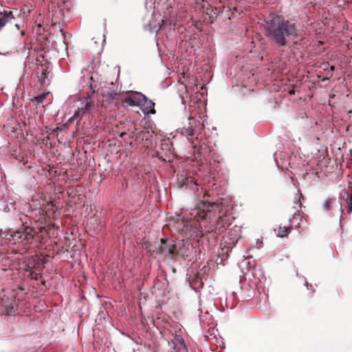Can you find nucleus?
Instances as JSON below:
<instances>
[{
	"label": "nucleus",
	"instance_id": "obj_1",
	"mask_svg": "<svg viewBox=\"0 0 352 352\" xmlns=\"http://www.w3.org/2000/svg\"><path fill=\"white\" fill-rule=\"evenodd\" d=\"M218 204L204 202L201 206L189 212L182 211L176 215L175 228L178 233L186 238L199 239L205 232H210L214 228L221 230L224 225H220L221 217Z\"/></svg>",
	"mask_w": 352,
	"mask_h": 352
},
{
	"label": "nucleus",
	"instance_id": "obj_2",
	"mask_svg": "<svg viewBox=\"0 0 352 352\" xmlns=\"http://www.w3.org/2000/svg\"><path fill=\"white\" fill-rule=\"evenodd\" d=\"M265 30L267 36L278 47L286 46L287 39L297 38L300 35L298 25L285 18L268 21Z\"/></svg>",
	"mask_w": 352,
	"mask_h": 352
},
{
	"label": "nucleus",
	"instance_id": "obj_3",
	"mask_svg": "<svg viewBox=\"0 0 352 352\" xmlns=\"http://www.w3.org/2000/svg\"><path fill=\"white\" fill-rule=\"evenodd\" d=\"M32 231V228L30 227H27L25 229L21 228L16 231H12L11 230L3 231L0 230V237L8 240L12 239L17 242L25 241L27 243H29L33 239Z\"/></svg>",
	"mask_w": 352,
	"mask_h": 352
},
{
	"label": "nucleus",
	"instance_id": "obj_4",
	"mask_svg": "<svg viewBox=\"0 0 352 352\" xmlns=\"http://www.w3.org/2000/svg\"><path fill=\"white\" fill-rule=\"evenodd\" d=\"M198 126H199V121L192 117H189L183 122V126L179 128L177 131L192 143V137L196 134Z\"/></svg>",
	"mask_w": 352,
	"mask_h": 352
},
{
	"label": "nucleus",
	"instance_id": "obj_5",
	"mask_svg": "<svg viewBox=\"0 0 352 352\" xmlns=\"http://www.w3.org/2000/svg\"><path fill=\"white\" fill-rule=\"evenodd\" d=\"M94 107L91 97L83 98L79 100V105L77 107L72 118L79 122L83 117L87 116Z\"/></svg>",
	"mask_w": 352,
	"mask_h": 352
},
{
	"label": "nucleus",
	"instance_id": "obj_6",
	"mask_svg": "<svg viewBox=\"0 0 352 352\" xmlns=\"http://www.w3.org/2000/svg\"><path fill=\"white\" fill-rule=\"evenodd\" d=\"M190 243L188 240L182 239L175 244V256H188L190 254Z\"/></svg>",
	"mask_w": 352,
	"mask_h": 352
},
{
	"label": "nucleus",
	"instance_id": "obj_7",
	"mask_svg": "<svg viewBox=\"0 0 352 352\" xmlns=\"http://www.w3.org/2000/svg\"><path fill=\"white\" fill-rule=\"evenodd\" d=\"M175 352H182V350H187L184 340L181 335H175L169 343Z\"/></svg>",
	"mask_w": 352,
	"mask_h": 352
},
{
	"label": "nucleus",
	"instance_id": "obj_8",
	"mask_svg": "<svg viewBox=\"0 0 352 352\" xmlns=\"http://www.w3.org/2000/svg\"><path fill=\"white\" fill-rule=\"evenodd\" d=\"M133 94L135 96H130L124 99V103L131 107H140L143 102V96H145L144 94L141 92L134 91Z\"/></svg>",
	"mask_w": 352,
	"mask_h": 352
},
{
	"label": "nucleus",
	"instance_id": "obj_9",
	"mask_svg": "<svg viewBox=\"0 0 352 352\" xmlns=\"http://www.w3.org/2000/svg\"><path fill=\"white\" fill-rule=\"evenodd\" d=\"M161 245L159 247V252L166 256L175 257V245L166 243L161 239Z\"/></svg>",
	"mask_w": 352,
	"mask_h": 352
},
{
	"label": "nucleus",
	"instance_id": "obj_10",
	"mask_svg": "<svg viewBox=\"0 0 352 352\" xmlns=\"http://www.w3.org/2000/svg\"><path fill=\"white\" fill-rule=\"evenodd\" d=\"M144 102L140 106V109L144 114H153L155 113L154 109L155 103L149 100L146 96L142 98Z\"/></svg>",
	"mask_w": 352,
	"mask_h": 352
},
{
	"label": "nucleus",
	"instance_id": "obj_11",
	"mask_svg": "<svg viewBox=\"0 0 352 352\" xmlns=\"http://www.w3.org/2000/svg\"><path fill=\"white\" fill-rule=\"evenodd\" d=\"M177 184L179 187H188L191 184L197 185L194 182L192 178L187 176L186 173H182L177 175Z\"/></svg>",
	"mask_w": 352,
	"mask_h": 352
},
{
	"label": "nucleus",
	"instance_id": "obj_12",
	"mask_svg": "<svg viewBox=\"0 0 352 352\" xmlns=\"http://www.w3.org/2000/svg\"><path fill=\"white\" fill-rule=\"evenodd\" d=\"M14 19L11 11H3L0 12V30L5 26V25Z\"/></svg>",
	"mask_w": 352,
	"mask_h": 352
},
{
	"label": "nucleus",
	"instance_id": "obj_13",
	"mask_svg": "<svg viewBox=\"0 0 352 352\" xmlns=\"http://www.w3.org/2000/svg\"><path fill=\"white\" fill-rule=\"evenodd\" d=\"M301 220V217L298 213V210H297L296 212L293 215L292 218L289 219V222L292 226H295L296 228L300 227V221Z\"/></svg>",
	"mask_w": 352,
	"mask_h": 352
},
{
	"label": "nucleus",
	"instance_id": "obj_14",
	"mask_svg": "<svg viewBox=\"0 0 352 352\" xmlns=\"http://www.w3.org/2000/svg\"><path fill=\"white\" fill-rule=\"evenodd\" d=\"M301 199H303V196L301 194L300 189H298L295 199L294 201V203L296 205L295 206H294L295 209L297 210L298 208H301Z\"/></svg>",
	"mask_w": 352,
	"mask_h": 352
},
{
	"label": "nucleus",
	"instance_id": "obj_15",
	"mask_svg": "<svg viewBox=\"0 0 352 352\" xmlns=\"http://www.w3.org/2000/svg\"><path fill=\"white\" fill-rule=\"evenodd\" d=\"M280 229V230L279 231L278 236L280 238H283L284 236H287L288 232L291 230V228H287L286 227H283V230L281 228Z\"/></svg>",
	"mask_w": 352,
	"mask_h": 352
},
{
	"label": "nucleus",
	"instance_id": "obj_16",
	"mask_svg": "<svg viewBox=\"0 0 352 352\" xmlns=\"http://www.w3.org/2000/svg\"><path fill=\"white\" fill-rule=\"evenodd\" d=\"M6 313L10 316H14L16 314L14 308L12 305H8L6 307Z\"/></svg>",
	"mask_w": 352,
	"mask_h": 352
},
{
	"label": "nucleus",
	"instance_id": "obj_17",
	"mask_svg": "<svg viewBox=\"0 0 352 352\" xmlns=\"http://www.w3.org/2000/svg\"><path fill=\"white\" fill-rule=\"evenodd\" d=\"M249 257V256H247V257L240 263V267L243 268L244 266H250V267H251L253 266L249 261H247V258Z\"/></svg>",
	"mask_w": 352,
	"mask_h": 352
},
{
	"label": "nucleus",
	"instance_id": "obj_18",
	"mask_svg": "<svg viewBox=\"0 0 352 352\" xmlns=\"http://www.w3.org/2000/svg\"><path fill=\"white\" fill-rule=\"evenodd\" d=\"M322 208L325 211H329V209H330V201H329V198L327 199L324 201V203L322 204Z\"/></svg>",
	"mask_w": 352,
	"mask_h": 352
},
{
	"label": "nucleus",
	"instance_id": "obj_19",
	"mask_svg": "<svg viewBox=\"0 0 352 352\" xmlns=\"http://www.w3.org/2000/svg\"><path fill=\"white\" fill-rule=\"evenodd\" d=\"M46 78L47 77H46L45 72H41L40 80H39V82H40V84L41 86H43L46 84V82H45Z\"/></svg>",
	"mask_w": 352,
	"mask_h": 352
},
{
	"label": "nucleus",
	"instance_id": "obj_20",
	"mask_svg": "<svg viewBox=\"0 0 352 352\" xmlns=\"http://www.w3.org/2000/svg\"><path fill=\"white\" fill-rule=\"evenodd\" d=\"M46 98L45 94H41L38 96H36L34 98V100L36 101L38 103H41L44 101V100Z\"/></svg>",
	"mask_w": 352,
	"mask_h": 352
},
{
	"label": "nucleus",
	"instance_id": "obj_21",
	"mask_svg": "<svg viewBox=\"0 0 352 352\" xmlns=\"http://www.w3.org/2000/svg\"><path fill=\"white\" fill-rule=\"evenodd\" d=\"M263 246V241L261 239H257L254 245L252 246L251 248H256L257 249L261 248Z\"/></svg>",
	"mask_w": 352,
	"mask_h": 352
},
{
	"label": "nucleus",
	"instance_id": "obj_22",
	"mask_svg": "<svg viewBox=\"0 0 352 352\" xmlns=\"http://www.w3.org/2000/svg\"><path fill=\"white\" fill-rule=\"evenodd\" d=\"M161 28H162V25L158 23L157 25H154L153 28H151V32L155 31V32H157L161 29Z\"/></svg>",
	"mask_w": 352,
	"mask_h": 352
},
{
	"label": "nucleus",
	"instance_id": "obj_23",
	"mask_svg": "<svg viewBox=\"0 0 352 352\" xmlns=\"http://www.w3.org/2000/svg\"><path fill=\"white\" fill-rule=\"evenodd\" d=\"M348 206H349V212H352V200H349Z\"/></svg>",
	"mask_w": 352,
	"mask_h": 352
},
{
	"label": "nucleus",
	"instance_id": "obj_24",
	"mask_svg": "<svg viewBox=\"0 0 352 352\" xmlns=\"http://www.w3.org/2000/svg\"><path fill=\"white\" fill-rule=\"evenodd\" d=\"M305 285L307 287V289H310L312 287V285L308 283L306 278H305Z\"/></svg>",
	"mask_w": 352,
	"mask_h": 352
},
{
	"label": "nucleus",
	"instance_id": "obj_25",
	"mask_svg": "<svg viewBox=\"0 0 352 352\" xmlns=\"http://www.w3.org/2000/svg\"><path fill=\"white\" fill-rule=\"evenodd\" d=\"M349 200H352V186H351V192L348 195Z\"/></svg>",
	"mask_w": 352,
	"mask_h": 352
},
{
	"label": "nucleus",
	"instance_id": "obj_26",
	"mask_svg": "<svg viewBox=\"0 0 352 352\" xmlns=\"http://www.w3.org/2000/svg\"><path fill=\"white\" fill-rule=\"evenodd\" d=\"M10 208H9V206L7 205L5 206V208H3V210L6 212H8L9 211H10Z\"/></svg>",
	"mask_w": 352,
	"mask_h": 352
},
{
	"label": "nucleus",
	"instance_id": "obj_27",
	"mask_svg": "<svg viewBox=\"0 0 352 352\" xmlns=\"http://www.w3.org/2000/svg\"><path fill=\"white\" fill-rule=\"evenodd\" d=\"M340 211L341 213L343 212V208H342V206H340Z\"/></svg>",
	"mask_w": 352,
	"mask_h": 352
},
{
	"label": "nucleus",
	"instance_id": "obj_28",
	"mask_svg": "<svg viewBox=\"0 0 352 352\" xmlns=\"http://www.w3.org/2000/svg\"><path fill=\"white\" fill-rule=\"evenodd\" d=\"M334 68H335V67H334V66H331V71H333V70H334Z\"/></svg>",
	"mask_w": 352,
	"mask_h": 352
},
{
	"label": "nucleus",
	"instance_id": "obj_29",
	"mask_svg": "<svg viewBox=\"0 0 352 352\" xmlns=\"http://www.w3.org/2000/svg\"><path fill=\"white\" fill-rule=\"evenodd\" d=\"M15 27L17 28V29H19V26L18 24H15Z\"/></svg>",
	"mask_w": 352,
	"mask_h": 352
},
{
	"label": "nucleus",
	"instance_id": "obj_30",
	"mask_svg": "<svg viewBox=\"0 0 352 352\" xmlns=\"http://www.w3.org/2000/svg\"><path fill=\"white\" fill-rule=\"evenodd\" d=\"M11 205H12V207L13 208L14 210H16V208H14L13 207V204L11 203Z\"/></svg>",
	"mask_w": 352,
	"mask_h": 352
},
{
	"label": "nucleus",
	"instance_id": "obj_31",
	"mask_svg": "<svg viewBox=\"0 0 352 352\" xmlns=\"http://www.w3.org/2000/svg\"><path fill=\"white\" fill-rule=\"evenodd\" d=\"M124 135H125V133H121V136H123Z\"/></svg>",
	"mask_w": 352,
	"mask_h": 352
}]
</instances>
